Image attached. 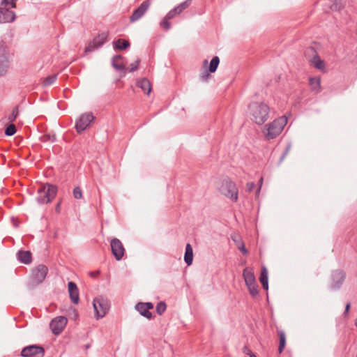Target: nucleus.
<instances>
[{"mask_svg": "<svg viewBox=\"0 0 357 357\" xmlns=\"http://www.w3.org/2000/svg\"><path fill=\"white\" fill-rule=\"evenodd\" d=\"M248 109L251 119L258 125H262L268 118L270 108L264 102H252Z\"/></svg>", "mask_w": 357, "mask_h": 357, "instance_id": "f257e3e1", "label": "nucleus"}, {"mask_svg": "<svg viewBox=\"0 0 357 357\" xmlns=\"http://www.w3.org/2000/svg\"><path fill=\"white\" fill-rule=\"evenodd\" d=\"M287 123V118L282 116L266 124L262 129L265 139L271 140L276 138L280 135Z\"/></svg>", "mask_w": 357, "mask_h": 357, "instance_id": "f03ea898", "label": "nucleus"}, {"mask_svg": "<svg viewBox=\"0 0 357 357\" xmlns=\"http://www.w3.org/2000/svg\"><path fill=\"white\" fill-rule=\"evenodd\" d=\"M17 0H2L0 3V23H11L16 18L15 13L10 8H15Z\"/></svg>", "mask_w": 357, "mask_h": 357, "instance_id": "7ed1b4c3", "label": "nucleus"}, {"mask_svg": "<svg viewBox=\"0 0 357 357\" xmlns=\"http://www.w3.org/2000/svg\"><path fill=\"white\" fill-rule=\"evenodd\" d=\"M57 194V187L46 183L38 190L37 202L40 204H48L53 201Z\"/></svg>", "mask_w": 357, "mask_h": 357, "instance_id": "20e7f679", "label": "nucleus"}, {"mask_svg": "<svg viewBox=\"0 0 357 357\" xmlns=\"http://www.w3.org/2000/svg\"><path fill=\"white\" fill-rule=\"evenodd\" d=\"M93 305L97 319L104 317L110 308L109 301L102 296L94 298Z\"/></svg>", "mask_w": 357, "mask_h": 357, "instance_id": "39448f33", "label": "nucleus"}, {"mask_svg": "<svg viewBox=\"0 0 357 357\" xmlns=\"http://www.w3.org/2000/svg\"><path fill=\"white\" fill-rule=\"evenodd\" d=\"M222 193L227 197L236 202L238 199V190L236 185L229 178H226L222 181L221 186Z\"/></svg>", "mask_w": 357, "mask_h": 357, "instance_id": "423d86ee", "label": "nucleus"}, {"mask_svg": "<svg viewBox=\"0 0 357 357\" xmlns=\"http://www.w3.org/2000/svg\"><path fill=\"white\" fill-rule=\"evenodd\" d=\"M45 349L42 346L32 344L24 347L21 351L22 357H43Z\"/></svg>", "mask_w": 357, "mask_h": 357, "instance_id": "0eeeda50", "label": "nucleus"}, {"mask_svg": "<svg viewBox=\"0 0 357 357\" xmlns=\"http://www.w3.org/2000/svg\"><path fill=\"white\" fill-rule=\"evenodd\" d=\"M94 116L91 112L82 114L75 123V129L78 133L86 130L93 121Z\"/></svg>", "mask_w": 357, "mask_h": 357, "instance_id": "6e6552de", "label": "nucleus"}, {"mask_svg": "<svg viewBox=\"0 0 357 357\" xmlns=\"http://www.w3.org/2000/svg\"><path fill=\"white\" fill-rule=\"evenodd\" d=\"M108 36V31H105L99 33L85 47V52H90L95 50L96 49L100 47L107 41Z\"/></svg>", "mask_w": 357, "mask_h": 357, "instance_id": "1a4fd4ad", "label": "nucleus"}, {"mask_svg": "<svg viewBox=\"0 0 357 357\" xmlns=\"http://www.w3.org/2000/svg\"><path fill=\"white\" fill-rule=\"evenodd\" d=\"M68 323V319L63 316H59L52 320L50 326L54 335H59L62 333Z\"/></svg>", "mask_w": 357, "mask_h": 357, "instance_id": "9d476101", "label": "nucleus"}, {"mask_svg": "<svg viewBox=\"0 0 357 357\" xmlns=\"http://www.w3.org/2000/svg\"><path fill=\"white\" fill-rule=\"evenodd\" d=\"M346 278V273L342 270H335L332 272L331 274V285L332 289H339L342 285Z\"/></svg>", "mask_w": 357, "mask_h": 357, "instance_id": "9b49d317", "label": "nucleus"}, {"mask_svg": "<svg viewBox=\"0 0 357 357\" xmlns=\"http://www.w3.org/2000/svg\"><path fill=\"white\" fill-rule=\"evenodd\" d=\"M111 250L113 255L116 258V260H120L123 258L125 253V248L121 242V241L118 238H113L110 242Z\"/></svg>", "mask_w": 357, "mask_h": 357, "instance_id": "f8f14e48", "label": "nucleus"}, {"mask_svg": "<svg viewBox=\"0 0 357 357\" xmlns=\"http://www.w3.org/2000/svg\"><path fill=\"white\" fill-rule=\"evenodd\" d=\"M8 63V50L4 45H0V76L6 73L9 66Z\"/></svg>", "mask_w": 357, "mask_h": 357, "instance_id": "ddd939ff", "label": "nucleus"}, {"mask_svg": "<svg viewBox=\"0 0 357 357\" xmlns=\"http://www.w3.org/2000/svg\"><path fill=\"white\" fill-rule=\"evenodd\" d=\"M151 5L150 0H146L143 1L140 6L135 9L131 16L130 17V21L131 22H134L138 20H139L148 10L149 6Z\"/></svg>", "mask_w": 357, "mask_h": 357, "instance_id": "4468645a", "label": "nucleus"}, {"mask_svg": "<svg viewBox=\"0 0 357 357\" xmlns=\"http://www.w3.org/2000/svg\"><path fill=\"white\" fill-rule=\"evenodd\" d=\"M48 268L43 264L38 265L32 272V279L37 283H41L46 278Z\"/></svg>", "mask_w": 357, "mask_h": 357, "instance_id": "2eb2a0df", "label": "nucleus"}, {"mask_svg": "<svg viewBox=\"0 0 357 357\" xmlns=\"http://www.w3.org/2000/svg\"><path fill=\"white\" fill-rule=\"evenodd\" d=\"M153 308V304L151 302H139L135 306V309L139 312V314L149 319H151L153 317L152 313L149 311Z\"/></svg>", "mask_w": 357, "mask_h": 357, "instance_id": "dca6fc26", "label": "nucleus"}, {"mask_svg": "<svg viewBox=\"0 0 357 357\" xmlns=\"http://www.w3.org/2000/svg\"><path fill=\"white\" fill-rule=\"evenodd\" d=\"M68 287L70 300L73 303L77 304L79 301V297L77 284L74 282H69Z\"/></svg>", "mask_w": 357, "mask_h": 357, "instance_id": "f3484780", "label": "nucleus"}, {"mask_svg": "<svg viewBox=\"0 0 357 357\" xmlns=\"http://www.w3.org/2000/svg\"><path fill=\"white\" fill-rule=\"evenodd\" d=\"M243 277L245 284H252L256 282L254 271L252 268L246 267L243 271Z\"/></svg>", "mask_w": 357, "mask_h": 357, "instance_id": "a211bd4d", "label": "nucleus"}, {"mask_svg": "<svg viewBox=\"0 0 357 357\" xmlns=\"http://www.w3.org/2000/svg\"><path fill=\"white\" fill-rule=\"evenodd\" d=\"M18 260L25 264H29L32 261V255L30 251L20 250L17 252Z\"/></svg>", "mask_w": 357, "mask_h": 357, "instance_id": "6ab92c4d", "label": "nucleus"}, {"mask_svg": "<svg viewBox=\"0 0 357 357\" xmlns=\"http://www.w3.org/2000/svg\"><path fill=\"white\" fill-rule=\"evenodd\" d=\"M231 239L235 243L238 249L244 255H247L248 253V250L245 248V243L243 241L241 237L238 235L231 236Z\"/></svg>", "mask_w": 357, "mask_h": 357, "instance_id": "aec40b11", "label": "nucleus"}, {"mask_svg": "<svg viewBox=\"0 0 357 357\" xmlns=\"http://www.w3.org/2000/svg\"><path fill=\"white\" fill-rule=\"evenodd\" d=\"M137 86L146 94H149L151 91V84L146 78H143L137 82Z\"/></svg>", "mask_w": 357, "mask_h": 357, "instance_id": "412c9836", "label": "nucleus"}, {"mask_svg": "<svg viewBox=\"0 0 357 357\" xmlns=\"http://www.w3.org/2000/svg\"><path fill=\"white\" fill-rule=\"evenodd\" d=\"M112 66L116 70H123L126 69L123 62V57L121 55H116L112 58Z\"/></svg>", "mask_w": 357, "mask_h": 357, "instance_id": "4be33fe9", "label": "nucleus"}, {"mask_svg": "<svg viewBox=\"0 0 357 357\" xmlns=\"http://www.w3.org/2000/svg\"><path fill=\"white\" fill-rule=\"evenodd\" d=\"M310 62H311L312 65L317 69H319L321 71H325V68H326L325 63L322 59H321V58L319 57V56L317 54H316L313 56V58L311 59Z\"/></svg>", "mask_w": 357, "mask_h": 357, "instance_id": "5701e85b", "label": "nucleus"}, {"mask_svg": "<svg viewBox=\"0 0 357 357\" xmlns=\"http://www.w3.org/2000/svg\"><path fill=\"white\" fill-rule=\"evenodd\" d=\"M193 259V250L191 245L188 243L185 247V252L184 255L185 262L189 266L192 264Z\"/></svg>", "mask_w": 357, "mask_h": 357, "instance_id": "b1692460", "label": "nucleus"}, {"mask_svg": "<svg viewBox=\"0 0 357 357\" xmlns=\"http://www.w3.org/2000/svg\"><path fill=\"white\" fill-rule=\"evenodd\" d=\"M309 84L312 91L318 93L321 91V79L320 77H310L309 79Z\"/></svg>", "mask_w": 357, "mask_h": 357, "instance_id": "393cba45", "label": "nucleus"}, {"mask_svg": "<svg viewBox=\"0 0 357 357\" xmlns=\"http://www.w3.org/2000/svg\"><path fill=\"white\" fill-rule=\"evenodd\" d=\"M277 333L280 340L278 352L279 354H281L286 345V335L284 332L282 330H278Z\"/></svg>", "mask_w": 357, "mask_h": 357, "instance_id": "a878e982", "label": "nucleus"}, {"mask_svg": "<svg viewBox=\"0 0 357 357\" xmlns=\"http://www.w3.org/2000/svg\"><path fill=\"white\" fill-rule=\"evenodd\" d=\"M130 43L128 40L124 39H118L114 43V48L115 50H123L130 47Z\"/></svg>", "mask_w": 357, "mask_h": 357, "instance_id": "bb28decb", "label": "nucleus"}, {"mask_svg": "<svg viewBox=\"0 0 357 357\" xmlns=\"http://www.w3.org/2000/svg\"><path fill=\"white\" fill-rule=\"evenodd\" d=\"M220 63V59L218 56H214L209 64L208 71L209 73H215L218 67V65Z\"/></svg>", "mask_w": 357, "mask_h": 357, "instance_id": "cd10ccee", "label": "nucleus"}, {"mask_svg": "<svg viewBox=\"0 0 357 357\" xmlns=\"http://www.w3.org/2000/svg\"><path fill=\"white\" fill-rule=\"evenodd\" d=\"M57 79L56 75H52L50 76H47L46 78L44 79L43 81V85L45 86H50Z\"/></svg>", "mask_w": 357, "mask_h": 357, "instance_id": "c85d7f7f", "label": "nucleus"}, {"mask_svg": "<svg viewBox=\"0 0 357 357\" xmlns=\"http://www.w3.org/2000/svg\"><path fill=\"white\" fill-rule=\"evenodd\" d=\"M18 115H19V109H18V106H16L13 109L11 114L8 115V120L11 123L14 122L16 120Z\"/></svg>", "mask_w": 357, "mask_h": 357, "instance_id": "c756f323", "label": "nucleus"}, {"mask_svg": "<svg viewBox=\"0 0 357 357\" xmlns=\"http://www.w3.org/2000/svg\"><path fill=\"white\" fill-rule=\"evenodd\" d=\"M248 291L250 294L252 296H256L258 294V286L257 284V282H255L254 284L252 283V284H246Z\"/></svg>", "mask_w": 357, "mask_h": 357, "instance_id": "7c9ffc66", "label": "nucleus"}, {"mask_svg": "<svg viewBox=\"0 0 357 357\" xmlns=\"http://www.w3.org/2000/svg\"><path fill=\"white\" fill-rule=\"evenodd\" d=\"M167 309V305L165 302L160 301L156 305V312L159 315H162Z\"/></svg>", "mask_w": 357, "mask_h": 357, "instance_id": "2f4dec72", "label": "nucleus"}, {"mask_svg": "<svg viewBox=\"0 0 357 357\" xmlns=\"http://www.w3.org/2000/svg\"><path fill=\"white\" fill-rule=\"evenodd\" d=\"M259 281L261 283L268 282V271L265 266H262L261 268Z\"/></svg>", "mask_w": 357, "mask_h": 357, "instance_id": "473e14b6", "label": "nucleus"}, {"mask_svg": "<svg viewBox=\"0 0 357 357\" xmlns=\"http://www.w3.org/2000/svg\"><path fill=\"white\" fill-rule=\"evenodd\" d=\"M169 20L170 19L167 18V17L165 15V17L160 22V26L166 31L169 30L171 27V23Z\"/></svg>", "mask_w": 357, "mask_h": 357, "instance_id": "72a5a7b5", "label": "nucleus"}, {"mask_svg": "<svg viewBox=\"0 0 357 357\" xmlns=\"http://www.w3.org/2000/svg\"><path fill=\"white\" fill-rule=\"evenodd\" d=\"M17 131L16 127L13 123L10 124L5 130V135L7 136L13 135Z\"/></svg>", "mask_w": 357, "mask_h": 357, "instance_id": "f704fd0d", "label": "nucleus"}, {"mask_svg": "<svg viewBox=\"0 0 357 357\" xmlns=\"http://www.w3.org/2000/svg\"><path fill=\"white\" fill-rule=\"evenodd\" d=\"M192 0H185V1L178 4L177 7L178 8L180 11L183 12L184 10H185L190 6Z\"/></svg>", "mask_w": 357, "mask_h": 357, "instance_id": "c9c22d12", "label": "nucleus"}, {"mask_svg": "<svg viewBox=\"0 0 357 357\" xmlns=\"http://www.w3.org/2000/svg\"><path fill=\"white\" fill-rule=\"evenodd\" d=\"M73 197L75 199H79L82 198V191L80 187H75L73 190Z\"/></svg>", "mask_w": 357, "mask_h": 357, "instance_id": "e433bc0d", "label": "nucleus"}, {"mask_svg": "<svg viewBox=\"0 0 357 357\" xmlns=\"http://www.w3.org/2000/svg\"><path fill=\"white\" fill-rule=\"evenodd\" d=\"M211 73H209L207 72V71H205L204 73H203L201 75H200V79L202 82H208V80L211 78Z\"/></svg>", "mask_w": 357, "mask_h": 357, "instance_id": "4c0bfd02", "label": "nucleus"}, {"mask_svg": "<svg viewBox=\"0 0 357 357\" xmlns=\"http://www.w3.org/2000/svg\"><path fill=\"white\" fill-rule=\"evenodd\" d=\"M139 62H140V60H139V59H137V60H136L135 62L132 63L130 65L129 71H130V72H134V71H135L136 70H137L138 66H139Z\"/></svg>", "mask_w": 357, "mask_h": 357, "instance_id": "58836bf2", "label": "nucleus"}, {"mask_svg": "<svg viewBox=\"0 0 357 357\" xmlns=\"http://www.w3.org/2000/svg\"><path fill=\"white\" fill-rule=\"evenodd\" d=\"M54 140H55V136L54 135L50 136V135H44L42 137V141L43 142H47V141L54 142Z\"/></svg>", "mask_w": 357, "mask_h": 357, "instance_id": "ea45409f", "label": "nucleus"}, {"mask_svg": "<svg viewBox=\"0 0 357 357\" xmlns=\"http://www.w3.org/2000/svg\"><path fill=\"white\" fill-rule=\"evenodd\" d=\"M247 190L250 192L253 190V189L255 188V184L254 182H248L246 184Z\"/></svg>", "mask_w": 357, "mask_h": 357, "instance_id": "a19ab883", "label": "nucleus"}, {"mask_svg": "<svg viewBox=\"0 0 357 357\" xmlns=\"http://www.w3.org/2000/svg\"><path fill=\"white\" fill-rule=\"evenodd\" d=\"M176 10L172 9L170 11L168 12V13L166 15L167 18H169L170 20L176 17L177 15L175 13Z\"/></svg>", "mask_w": 357, "mask_h": 357, "instance_id": "79ce46f5", "label": "nucleus"}, {"mask_svg": "<svg viewBox=\"0 0 357 357\" xmlns=\"http://www.w3.org/2000/svg\"><path fill=\"white\" fill-rule=\"evenodd\" d=\"M243 352L247 354V355H249L250 356L252 354H253V352L249 349V347H248L247 346H245L243 349Z\"/></svg>", "mask_w": 357, "mask_h": 357, "instance_id": "37998d69", "label": "nucleus"}, {"mask_svg": "<svg viewBox=\"0 0 357 357\" xmlns=\"http://www.w3.org/2000/svg\"><path fill=\"white\" fill-rule=\"evenodd\" d=\"M262 183H263V178L261 177L259 181V188H257V194H259V192H260V189H261V185H262Z\"/></svg>", "mask_w": 357, "mask_h": 357, "instance_id": "c03bdc74", "label": "nucleus"}, {"mask_svg": "<svg viewBox=\"0 0 357 357\" xmlns=\"http://www.w3.org/2000/svg\"><path fill=\"white\" fill-rule=\"evenodd\" d=\"M350 307H351V304L349 303H348L345 307L344 314H347L349 312Z\"/></svg>", "mask_w": 357, "mask_h": 357, "instance_id": "a18cd8bd", "label": "nucleus"}, {"mask_svg": "<svg viewBox=\"0 0 357 357\" xmlns=\"http://www.w3.org/2000/svg\"><path fill=\"white\" fill-rule=\"evenodd\" d=\"M261 285H262V287H263V288L264 289H266V290L268 289V282H265L264 283H261Z\"/></svg>", "mask_w": 357, "mask_h": 357, "instance_id": "49530a36", "label": "nucleus"}, {"mask_svg": "<svg viewBox=\"0 0 357 357\" xmlns=\"http://www.w3.org/2000/svg\"><path fill=\"white\" fill-rule=\"evenodd\" d=\"M173 9L176 10L175 13H176L177 15H178L179 14H181L182 13L181 11L179 10V9L177 6L174 7Z\"/></svg>", "mask_w": 357, "mask_h": 357, "instance_id": "de8ad7c7", "label": "nucleus"}, {"mask_svg": "<svg viewBox=\"0 0 357 357\" xmlns=\"http://www.w3.org/2000/svg\"><path fill=\"white\" fill-rule=\"evenodd\" d=\"M250 357H257V356H256V355L253 353V354H252L250 356Z\"/></svg>", "mask_w": 357, "mask_h": 357, "instance_id": "09e8293b", "label": "nucleus"}, {"mask_svg": "<svg viewBox=\"0 0 357 357\" xmlns=\"http://www.w3.org/2000/svg\"><path fill=\"white\" fill-rule=\"evenodd\" d=\"M355 325L357 326V319H356Z\"/></svg>", "mask_w": 357, "mask_h": 357, "instance_id": "8fccbe9b", "label": "nucleus"}, {"mask_svg": "<svg viewBox=\"0 0 357 357\" xmlns=\"http://www.w3.org/2000/svg\"><path fill=\"white\" fill-rule=\"evenodd\" d=\"M57 208H59V204H57Z\"/></svg>", "mask_w": 357, "mask_h": 357, "instance_id": "3c124183", "label": "nucleus"}, {"mask_svg": "<svg viewBox=\"0 0 357 357\" xmlns=\"http://www.w3.org/2000/svg\"><path fill=\"white\" fill-rule=\"evenodd\" d=\"M57 208H59V204H57Z\"/></svg>", "mask_w": 357, "mask_h": 357, "instance_id": "603ef678", "label": "nucleus"}, {"mask_svg": "<svg viewBox=\"0 0 357 357\" xmlns=\"http://www.w3.org/2000/svg\"><path fill=\"white\" fill-rule=\"evenodd\" d=\"M207 63H208V61L206 60V61H204V63H205V64H206Z\"/></svg>", "mask_w": 357, "mask_h": 357, "instance_id": "864d4df0", "label": "nucleus"}]
</instances>
